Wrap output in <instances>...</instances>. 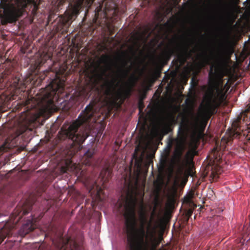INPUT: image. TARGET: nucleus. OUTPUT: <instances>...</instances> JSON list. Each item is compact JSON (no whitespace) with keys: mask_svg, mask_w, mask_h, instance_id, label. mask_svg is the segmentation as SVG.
Here are the masks:
<instances>
[{"mask_svg":"<svg viewBox=\"0 0 250 250\" xmlns=\"http://www.w3.org/2000/svg\"><path fill=\"white\" fill-rule=\"evenodd\" d=\"M109 59V57L107 55H103L101 57V59H100V62H99V64H100V63H106L107 62V61H108V60Z\"/></svg>","mask_w":250,"mask_h":250,"instance_id":"b1692460","label":"nucleus"},{"mask_svg":"<svg viewBox=\"0 0 250 250\" xmlns=\"http://www.w3.org/2000/svg\"><path fill=\"white\" fill-rule=\"evenodd\" d=\"M96 110L91 104L86 106L84 110L67 128L62 127L60 132L62 139L68 138L72 142V147L75 146L80 149L82 145L89 135L91 127L90 122L96 121Z\"/></svg>","mask_w":250,"mask_h":250,"instance_id":"20e7f679","label":"nucleus"},{"mask_svg":"<svg viewBox=\"0 0 250 250\" xmlns=\"http://www.w3.org/2000/svg\"><path fill=\"white\" fill-rule=\"evenodd\" d=\"M103 172H104V171H102L100 173V176H102V177H102V178H103V179L104 178V176H103Z\"/></svg>","mask_w":250,"mask_h":250,"instance_id":"f704fd0d","label":"nucleus"},{"mask_svg":"<svg viewBox=\"0 0 250 250\" xmlns=\"http://www.w3.org/2000/svg\"><path fill=\"white\" fill-rule=\"evenodd\" d=\"M208 1L210 2L211 1V0H208Z\"/></svg>","mask_w":250,"mask_h":250,"instance_id":"58836bf2","label":"nucleus"},{"mask_svg":"<svg viewBox=\"0 0 250 250\" xmlns=\"http://www.w3.org/2000/svg\"><path fill=\"white\" fill-rule=\"evenodd\" d=\"M210 161L213 165H220L222 161V158L220 156V152L217 148H214L210 152L209 156Z\"/></svg>","mask_w":250,"mask_h":250,"instance_id":"a211bd4d","label":"nucleus"},{"mask_svg":"<svg viewBox=\"0 0 250 250\" xmlns=\"http://www.w3.org/2000/svg\"><path fill=\"white\" fill-rule=\"evenodd\" d=\"M16 2L18 6L22 8H25L29 4H33L35 7H37L35 0H16Z\"/></svg>","mask_w":250,"mask_h":250,"instance_id":"412c9836","label":"nucleus"},{"mask_svg":"<svg viewBox=\"0 0 250 250\" xmlns=\"http://www.w3.org/2000/svg\"><path fill=\"white\" fill-rule=\"evenodd\" d=\"M100 78H102V76L100 75Z\"/></svg>","mask_w":250,"mask_h":250,"instance_id":"4c0bfd02","label":"nucleus"},{"mask_svg":"<svg viewBox=\"0 0 250 250\" xmlns=\"http://www.w3.org/2000/svg\"><path fill=\"white\" fill-rule=\"evenodd\" d=\"M36 218L34 216L32 219H28L20 229V234L21 236H25L30 232L33 231L36 228L35 223Z\"/></svg>","mask_w":250,"mask_h":250,"instance_id":"4468645a","label":"nucleus"},{"mask_svg":"<svg viewBox=\"0 0 250 250\" xmlns=\"http://www.w3.org/2000/svg\"><path fill=\"white\" fill-rule=\"evenodd\" d=\"M108 172V173H109H109H110V172L109 171V169H108V168H106V169L104 171V172H105V173H106V172Z\"/></svg>","mask_w":250,"mask_h":250,"instance_id":"c756f323","label":"nucleus"},{"mask_svg":"<svg viewBox=\"0 0 250 250\" xmlns=\"http://www.w3.org/2000/svg\"><path fill=\"white\" fill-rule=\"evenodd\" d=\"M52 55L48 53L43 52L41 55V61L37 66L36 69H39L38 67H40L41 65L44 64L48 60L51 59Z\"/></svg>","mask_w":250,"mask_h":250,"instance_id":"4be33fe9","label":"nucleus"},{"mask_svg":"<svg viewBox=\"0 0 250 250\" xmlns=\"http://www.w3.org/2000/svg\"><path fill=\"white\" fill-rule=\"evenodd\" d=\"M185 144L176 143V146L174 153V156L177 163L181 164L182 156L185 149Z\"/></svg>","mask_w":250,"mask_h":250,"instance_id":"dca6fc26","label":"nucleus"},{"mask_svg":"<svg viewBox=\"0 0 250 250\" xmlns=\"http://www.w3.org/2000/svg\"><path fill=\"white\" fill-rule=\"evenodd\" d=\"M108 29L109 30V32H110V35L112 36L114 33V30L111 29V28L110 27H108Z\"/></svg>","mask_w":250,"mask_h":250,"instance_id":"bb28decb","label":"nucleus"},{"mask_svg":"<svg viewBox=\"0 0 250 250\" xmlns=\"http://www.w3.org/2000/svg\"><path fill=\"white\" fill-rule=\"evenodd\" d=\"M75 0L68 18L60 20V23L57 27L58 31L63 30L64 28H67L69 21L75 19L84 7L87 8L86 14L93 10V21L95 24H101L103 22H106L107 21L113 22L118 18L119 9L115 0H102L94 5L92 4L95 0Z\"/></svg>","mask_w":250,"mask_h":250,"instance_id":"7ed1b4c3","label":"nucleus"},{"mask_svg":"<svg viewBox=\"0 0 250 250\" xmlns=\"http://www.w3.org/2000/svg\"><path fill=\"white\" fill-rule=\"evenodd\" d=\"M225 62L220 57L217 62L210 66L208 72V83L211 85L207 91L204 97V103L201 104L200 112L203 119L205 120L206 124L199 129L196 123L194 126V130L192 134V138L195 143H198L204 136V128L207 122L211 117L216 114L217 108L227 98L226 93L224 88L216 89L215 95L213 86L216 84L217 79L221 76Z\"/></svg>","mask_w":250,"mask_h":250,"instance_id":"f257e3e1","label":"nucleus"},{"mask_svg":"<svg viewBox=\"0 0 250 250\" xmlns=\"http://www.w3.org/2000/svg\"><path fill=\"white\" fill-rule=\"evenodd\" d=\"M149 165V162L144 163L143 159L142 157L138 158L135 160L134 174L136 180V184H137L139 179L142 175L144 176L146 175Z\"/></svg>","mask_w":250,"mask_h":250,"instance_id":"9b49d317","label":"nucleus"},{"mask_svg":"<svg viewBox=\"0 0 250 250\" xmlns=\"http://www.w3.org/2000/svg\"><path fill=\"white\" fill-rule=\"evenodd\" d=\"M32 76L30 75L25 78L22 81L20 80V74L15 72L12 67L5 68L0 78V89L9 88L21 89L26 88L28 85L35 84Z\"/></svg>","mask_w":250,"mask_h":250,"instance_id":"0eeeda50","label":"nucleus"},{"mask_svg":"<svg viewBox=\"0 0 250 250\" xmlns=\"http://www.w3.org/2000/svg\"><path fill=\"white\" fill-rule=\"evenodd\" d=\"M60 241L62 243V246H57L60 250H78V245L76 242H72L70 238L64 240L63 237H61Z\"/></svg>","mask_w":250,"mask_h":250,"instance_id":"ddd939ff","label":"nucleus"},{"mask_svg":"<svg viewBox=\"0 0 250 250\" xmlns=\"http://www.w3.org/2000/svg\"><path fill=\"white\" fill-rule=\"evenodd\" d=\"M114 41V37L110 38L109 37L105 38V41L106 43L111 44Z\"/></svg>","mask_w":250,"mask_h":250,"instance_id":"393cba45","label":"nucleus"},{"mask_svg":"<svg viewBox=\"0 0 250 250\" xmlns=\"http://www.w3.org/2000/svg\"><path fill=\"white\" fill-rule=\"evenodd\" d=\"M122 60L123 66L119 69L123 80L122 84L119 85V83H117L115 85V81H107L106 85L109 92H110L112 89L115 91V94L118 99L125 100L131 96L132 88L135 86L138 80V78L134 74H132L130 75L127 81H125V79L128 76L132 67L130 65L125 68L127 66L128 62L124 59Z\"/></svg>","mask_w":250,"mask_h":250,"instance_id":"423d86ee","label":"nucleus"},{"mask_svg":"<svg viewBox=\"0 0 250 250\" xmlns=\"http://www.w3.org/2000/svg\"><path fill=\"white\" fill-rule=\"evenodd\" d=\"M44 76L43 77V78H41V79H42V80L44 79L45 78V77L46 76V75H47V74H45V73H44Z\"/></svg>","mask_w":250,"mask_h":250,"instance_id":"72a5a7b5","label":"nucleus"},{"mask_svg":"<svg viewBox=\"0 0 250 250\" xmlns=\"http://www.w3.org/2000/svg\"><path fill=\"white\" fill-rule=\"evenodd\" d=\"M188 128L187 125L179 127L178 137L175 139L176 143L185 144L188 137Z\"/></svg>","mask_w":250,"mask_h":250,"instance_id":"2eb2a0df","label":"nucleus"},{"mask_svg":"<svg viewBox=\"0 0 250 250\" xmlns=\"http://www.w3.org/2000/svg\"><path fill=\"white\" fill-rule=\"evenodd\" d=\"M118 206V210L121 214H123L125 219V225L126 227V232L127 238L128 237V222L131 220V211L132 209L134 214V219L133 222V229L131 231L134 235L135 242H143L145 238L149 237L150 242L152 249H155L159 244L156 240V233L157 229V223L156 222L152 224L154 216L155 215V210L151 213V218L149 220H147V215L144 207L142 206L139 212L140 226L138 229L135 228L136 224V213L135 207L136 205V199L133 196H130L125 200H123L117 203Z\"/></svg>","mask_w":250,"mask_h":250,"instance_id":"f03ea898","label":"nucleus"},{"mask_svg":"<svg viewBox=\"0 0 250 250\" xmlns=\"http://www.w3.org/2000/svg\"><path fill=\"white\" fill-rule=\"evenodd\" d=\"M131 220L129 223L128 222V237H127V245L130 250H157V248L160 244V240L156 237V240L159 242V244L155 249H152L151 245L150 244L149 237L145 238L143 242H135V236L131 231V229H133V222L134 219V214L132 209L131 211ZM157 250H166L164 249H159Z\"/></svg>","mask_w":250,"mask_h":250,"instance_id":"6e6552de","label":"nucleus"},{"mask_svg":"<svg viewBox=\"0 0 250 250\" xmlns=\"http://www.w3.org/2000/svg\"><path fill=\"white\" fill-rule=\"evenodd\" d=\"M193 196V192H191L187 196L185 197L184 199V203L189 205H192L193 206L192 208H189L186 211V216L188 219L192 215L193 210L196 207V206L194 205L192 201Z\"/></svg>","mask_w":250,"mask_h":250,"instance_id":"f3484780","label":"nucleus"},{"mask_svg":"<svg viewBox=\"0 0 250 250\" xmlns=\"http://www.w3.org/2000/svg\"><path fill=\"white\" fill-rule=\"evenodd\" d=\"M12 227L7 228L6 226H4L0 229V244L6 237H9L12 234Z\"/></svg>","mask_w":250,"mask_h":250,"instance_id":"6ab92c4d","label":"nucleus"},{"mask_svg":"<svg viewBox=\"0 0 250 250\" xmlns=\"http://www.w3.org/2000/svg\"><path fill=\"white\" fill-rule=\"evenodd\" d=\"M101 188H100L99 190L97 192V195L100 197V192L101 191Z\"/></svg>","mask_w":250,"mask_h":250,"instance_id":"7c9ffc66","label":"nucleus"},{"mask_svg":"<svg viewBox=\"0 0 250 250\" xmlns=\"http://www.w3.org/2000/svg\"><path fill=\"white\" fill-rule=\"evenodd\" d=\"M3 14L8 22L12 23L17 21L21 16V12L16 8H11L9 0H0V15Z\"/></svg>","mask_w":250,"mask_h":250,"instance_id":"9d476101","label":"nucleus"},{"mask_svg":"<svg viewBox=\"0 0 250 250\" xmlns=\"http://www.w3.org/2000/svg\"><path fill=\"white\" fill-rule=\"evenodd\" d=\"M228 10L229 11L230 9L231 8V6L230 5H228Z\"/></svg>","mask_w":250,"mask_h":250,"instance_id":"c9c22d12","label":"nucleus"},{"mask_svg":"<svg viewBox=\"0 0 250 250\" xmlns=\"http://www.w3.org/2000/svg\"><path fill=\"white\" fill-rule=\"evenodd\" d=\"M102 47L104 49H105L106 48L105 44L103 45Z\"/></svg>","mask_w":250,"mask_h":250,"instance_id":"473e14b6","label":"nucleus"},{"mask_svg":"<svg viewBox=\"0 0 250 250\" xmlns=\"http://www.w3.org/2000/svg\"><path fill=\"white\" fill-rule=\"evenodd\" d=\"M197 146L196 145H195L193 147V150L195 151L196 150V149L197 148Z\"/></svg>","mask_w":250,"mask_h":250,"instance_id":"2f4dec72","label":"nucleus"},{"mask_svg":"<svg viewBox=\"0 0 250 250\" xmlns=\"http://www.w3.org/2000/svg\"><path fill=\"white\" fill-rule=\"evenodd\" d=\"M32 206L30 205H28L27 207L25 206L22 207L20 211H19V209H17L15 210V213L17 216H21L20 217V219H21L22 216L27 214L32 210Z\"/></svg>","mask_w":250,"mask_h":250,"instance_id":"aec40b11","label":"nucleus"},{"mask_svg":"<svg viewBox=\"0 0 250 250\" xmlns=\"http://www.w3.org/2000/svg\"><path fill=\"white\" fill-rule=\"evenodd\" d=\"M190 154H191L190 151H188L186 154V157H188Z\"/></svg>","mask_w":250,"mask_h":250,"instance_id":"c85d7f7f","label":"nucleus"},{"mask_svg":"<svg viewBox=\"0 0 250 250\" xmlns=\"http://www.w3.org/2000/svg\"><path fill=\"white\" fill-rule=\"evenodd\" d=\"M232 125L234 127L236 128V129L239 127L237 122L233 123Z\"/></svg>","mask_w":250,"mask_h":250,"instance_id":"a878e982","label":"nucleus"},{"mask_svg":"<svg viewBox=\"0 0 250 250\" xmlns=\"http://www.w3.org/2000/svg\"><path fill=\"white\" fill-rule=\"evenodd\" d=\"M26 103H29V100H28L27 101H26ZM26 104H28V103H26Z\"/></svg>","mask_w":250,"mask_h":250,"instance_id":"e433bc0d","label":"nucleus"},{"mask_svg":"<svg viewBox=\"0 0 250 250\" xmlns=\"http://www.w3.org/2000/svg\"><path fill=\"white\" fill-rule=\"evenodd\" d=\"M10 146L6 142L0 146V156L4 152H7L10 149Z\"/></svg>","mask_w":250,"mask_h":250,"instance_id":"5701e85b","label":"nucleus"},{"mask_svg":"<svg viewBox=\"0 0 250 250\" xmlns=\"http://www.w3.org/2000/svg\"><path fill=\"white\" fill-rule=\"evenodd\" d=\"M173 47L166 51L160 59L159 63L161 68L167 64L172 56L181 59L184 58L188 53L189 47L187 44L178 42L175 39L173 40Z\"/></svg>","mask_w":250,"mask_h":250,"instance_id":"1a4fd4ad","label":"nucleus"},{"mask_svg":"<svg viewBox=\"0 0 250 250\" xmlns=\"http://www.w3.org/2000/svg\"><path fill=\"white\" fill-rule=\"evenodd\" d=\"M3 134V130L1 129H0V140L2 139V135Z\"/></svg>","mask_w":250,"mask_h":250,"instance_id":"cd10ccee","label":"nucleus"},{"mask_svg":"<svg viewBox=\"0 0 250 250\" xmlns=\"http://www.w3.org/2000/svg\"><path fill=\"white\" fill-rule=\"evenodd\" d=\"M80 165L74 163L71 160H68L65 163V165L62 166L60 168V173L61 174H64L67 173L68 171H73L77 174H79L80 173V176H83V171L81 170L80 168Z\"/></svg>","mask_w":250,"mask_h":250,"instance_id":"f8f14e48","label":"nucleus"},{"mask_svg":"<svg viewBox=\"0 0 250 250\" xmlns=\"http://www.w3.org/2000/svg\"><path fill=\"white\" fill-rule=\"evenodd\" d=\"M63 90L64 86L62 83H56L54 80H52L42 92L37 94L36 98H33L34 104L32 105V108L39 111L38 116H42L52 110L54 99L58 96L57 92Z\"/></svg>","mask_w":250,"mask_h":250,"instance_id":"39448f33","label":"nucleus"}]
</instances>
